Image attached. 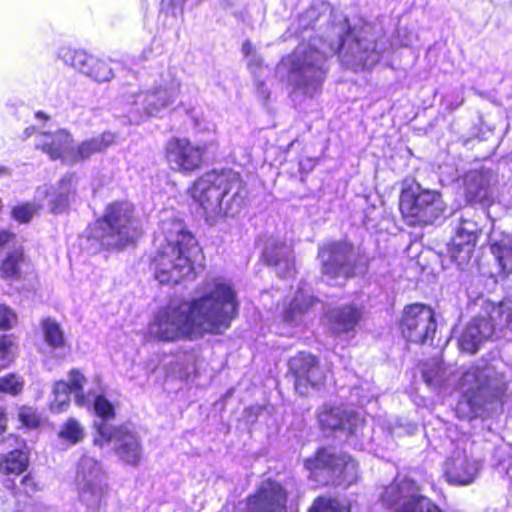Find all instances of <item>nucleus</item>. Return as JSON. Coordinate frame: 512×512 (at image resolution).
<instances>
[{"instance_id": "obj_1", "label": "nucleus", "mask_w": 512, "mask_h": 512, "mask_svg": "<svg viewBox=\"0 0 512 512\" xmlns=\"http://www.w3.org/2000/svg\"><path fill=\"white\" fill-rule=\"evenodd\" d=\"M237 294L222 277L206 279L203 294L191 301L173 300L148 325V336L161 342L193 340L227 329L238 313Z\"/></svg>"}, {"instance_id": "obj_2", "label": "nucleus", "mask_w": 512, "mask_h": 512, "mask_svg": "<svg viewBox=\"0 0 512 512\" xmlns=\"http://www.w3.org/2000/svg\"><path fill=\"white\" fill-rule=\"evenodd\" d=\"M346 46L353 57L366 68L377 64L382 57V48L378 43L356 34V28L349 30L337 42L326 46L323 43L321 50L314 47L299 46L291 55L289 82L293 86L294 95L314 97L322 88L328 57L341 52Z\"/></svg>"}, {"instance_id": "obj_3", "label": "nucleus", "mask_w": 512, "mask_h": 512, "mask_svg": "<svg viewBox=\"0 0 512 512\" xmlns=\"http://www.w3.org/2000/svg\"><path fill=\"white\" fill-rule=\"evenodd\" d=\"M425 383L432 389L450 393L457 389L462 399L456 407L461 417H471L485 397H499L504 393L505 382L502 374L488 364L473 365L464 371L459 379L455 375V367L444 366L439 360L433 359L422 369Z\"/></svg>"}, {"instance_id": "obj_4", "label": "nucleus", "mask_w": 512, "mask_h": 512, "mask_svg": "<svg viewBox=\"0 0 512 512\" xmlns=\"http://www.w3.org/2000/svg\"><path fill=\"white\" fill-rule=\"evenodd\" d=\"M151 268L160 284L175 285L195 278V264L201 248L185 224L176 218H163L155 234Z\"/></svg>"}, {"instance_id": "obj_5", "label": "nucleus", "mask_w": 512, "mask_h": 512, "mask_svg": "<svg viewBox=\"0 0 512 512\" xmlns=\"http://www.w3.org/2000/svg\"><path fill=\"white\" fill-rule=\"evenodd\" d=\"M191 197L198 203L205 221L215 225L226 216L239 213L246 197L245 185L237 172H208L198 178Z\"/></svg>"}, {"instance_id": "obj_6", "label": "nucleus", "mask_w": 512, "mask_h": 512, "mask_svg": "<svg viewBox=\"0 0 512 512\" xmlns=\"http://www.w3.org/2000/svg\"><path fill=\"white\" fill-rule=\"evenodd\" d=\"M141 235L134 207L128 202L109 204L103 216L95 223L92 233L105 248H124L134 243Z\"/></svg>"}, {"instance_id": "obj_7", "label": "nucleus", "mask_w": 512, "mask_h": 512, "mask_svg": "<svg viewBox=\"0 0 512 512\" xmlns=\"http://www.w3.org/2000/svg\"><path fill=\"white\" fill-rule=\"evenodd\" d=\"M179 90L180 84L177 79L171 73H167L149 90L126 93L123 98L127 119L131 124L138 125L158 116L176 101Z\"/></svg>"}, {"instance_id": "obj_8", "label": "nucleus", "mask_w": 512, "mask_h": 512, "mask_svg": "<svg viewBox=\"0 0 512 512\" xmlns=\"http://www.w3.org/2000/svg\"><path fill=\"white\" fill-rule=\"evenodd\" d=\"M198 131H206L207 138L192 142L187 137H171L165 144V160L172 171L183 175H190L202 168L205 163L206 154L216 144V126L208 124L201 127L196 122Z\"/></svg>"}, {"instance_id": "obj_9", "label": "nucleus", "mask_w": 512, "mask_h": 512, "mask_svg": "<svg viewBox=\"0 0 512 512\" xmlns=\"http://www.w3.org/2000/svg\"><path fill=\"white\" fill-rule=\"evenodd\" d=\"M399 206L403 217L411 226L433 224L445 212L441 194L435 190L423 189L419 184L402 190Z\"/></svg>"}, {"instance_id": "obj_10", "label": "nucleus", "mask_w": 512, "mask_h": 512, "mask_svg": "<svg viewBox=\"0 0 512 512\" xmlns=\"http://www.w3.org/2000/svg\"><path fill=\"white\" fill-rule=\"evenodd\" d=\"M509 331L512 336V306L501 303L492 308L489 318L478 316L473 318L465 327L459 338L462 351L475 353L480 345L488 340L493 332Z\"/></svg>"}, {"instance_id": "obj_11", "label": "nucleus", "mask_w": 512, "mask_h": 512, "mask_svg": "<svg viewBox=\"0 0 512 512\" xmlns=\"http://www.w3.org/2000/svg\"><path fill=\"white\" fill-rule=\"evenodd\" d=\"M94 411L100 418L99 422H95L98 433L95 438L96 445L114 444L117 445L116 448H134L139 445L137 436L130 426L113 427L107 423L114 418V407L104 396L95 398Z\"/></svg>"}, {"instance_id": "obj_12", "label": "nucleus", "mask_w": 512, "mask_h": 512, "mask_svg": "<svg viewBox=\"0 0 512 512\" xmlns=\"http://www.w3.org/2000/svg\"><path fill=\"white\" fill-rule=\"evenodd\" d=\"M94 411L100 418L99 422H95L98 433L95 438L96 445L114 444L117 445L116 448H134L139 445L137 436L130 426L113 427L107 423L114 418V407L104 396L95 398Z\"/></svg>"}, {"instance_id": "obj_13", "label": "nucleus", "mask_w": 512, "mask_h": 512, "mask_svg": "<svg viewBox=\"0 0 512 512\" xmlns=\"http://www.w3.org/2000/svg\"><path fill=\"white\" fill-rule=\"evenodd\" d=\"M356 256L354 247L345 241L324 244L318 253L322 273L329 280L352 276Z\"/></svg>"}, {"instance_id": "obj_14", "label": "nucleus", "mask_w": 512, "mask_h": 512, "mask_svg": "<svg viewBox=\"0 0 512 512\" xmlns=\"http://www.w3.org/2000/svg\"><path fill=\"white\" fill-rule=\"evenodd\" d=\"M400 328L403 337L410 342L423 344L432 340L436 332L433 310L418 303L405 307Z\"/></svg>"}, {"instance_id": "obj_15", "label": "nucleus", "mask_w": 512, "mask_h": 512, "mask_svg": "<svg viewBox=\"0 0 512 512\" xmlns=\"http://www.w3.org/2000/svg\"><path fill=\"white\" fill-rule=\"evenodd\" d=\"M364 417L356 410L344 406L324 405L318 412V423L324 433L340 432L353 436L364 426Z\"/></svg>"}, {"instance_id": "obj_16", "label": "nucleus", "mask_w": 512, "mask_h": 512, "mask_svg": "<svg viewBox=\"0 0 512 512\" xmlns=\"http://www.w3.org/2000/svg\"><path fill=\"white\" fill-rule=\"evenodd\" d=\"M288 493L281 483L266 479L246 499V512H287Z\"/></svg>"}, {"instance_id": "obj_17", "label": "nucleus", "mask_w": 512, "mask_h": 512, "mask_svg": "<svg viewBox=\"0 0 512 512\" xmlns=\"http://www.w3.org/2000/svg\"><path fill=\"white\" fill-rule=\"evenodd\" d=\"M58 55L65 64L96 82H106L114 76L112 68L106 61L98 59L83 50L63 47L59 50Z\"/></svg>"}, {"instance_id": "obj_18", "label": "nucleus", "mask_w": 512, "mask_h": 512, "mask_svg": "<svg viewBox=\"0 0 512 512\" xmlns=\"http://www.w3.org/2000/svg\"><path fill=\"white\" fill-rule=\"evenodd\" d=\"M289 369L294 377L295 389L300 395H306L309 388H316L324 380L317 359L310 353L300 352L289 361Z\"/></svg>"}, {"instance_id": "obj_19", "label": "nucleus", "mask_w": 512, "mask_h": 512, "mask_svg": "<svg viewBox=\"0 0 512 512\" xmlns=\"http://www.w3.org/2000/svg\"><path fill=\"white\" fill-rule=\"evenodd\" d=\"M77 177L74 174L65 175L54 185L38 187L35 200H47V206L54 214L64 212L74 200L76 194Z\"/></svg>"}, {"instance_id": "obj_20", "label": "nucleus", "mask_w": 512, "mask_h": 512, "mask_svg": "<svg viewBox=\"0 0 512 512\" xmlns=\"http://www.w3.org/2000/svg\"><path fill=\"white\" fill-rule=\"evenodd\" d=\"M85 381L84 375L79 370L72 369L68 374V382L61 380L54 384V398L50 403V409L55 413L65 411L69 407L71 393L74 394L77 406H87L89 400L83 392Z\"/></svg>"}, {"instance_id": "obj_21", "label": "nucleus", "mask_w": 512, "mask_h": 512, "mask_svg": "<svg viewBox=\"0 0 512 512\" xmlns=\"http://www.w3.org/2000/svg\"><path fill=\"white\" fill-rule=\"evenodd\" d=\"M428 499L406 483L392 484L382 495L383 504L392 512H421Z\"/></svg>"}, {"instance_id": "obj_22", "label": "nucleus", "mask_w": 512, "mask_h": 512, "mask_svg": "<svg viewBox=\"0 0 512 512\" xmlns=\"http://www.w3.org/2000/svg\"><path fill=\"white\" fill-rule=\"evenodd\" d=\"M477 238L476 224L471 221H463L448 248L450 258L460 269H463L470 261Z\"/></svg>"}, {"instance_id": "obj_23", "label": "nucleus", "mask_w": 512, "mask_h": 512, "mask_svg": "<svg viewBox=\"0 0 512 512\" xmlns=\"http://www.w3.org/2000/svg\"><path fill=\"white\" fill-rule=\"evenodd\" d=\"M481 470V461L459 455L445 462L444 476L451 485L467 486L477 479Z\"/></svg>"}, {"instance_id": "obj_24", "label": "nucleus", "mask_w": 512, "mask_h": 512, "mask_svg": "<svg viewBox=\"0 0 512 512\" xmlns=\"http://www.w3.org/2000/svg\"><path fill=\"white\" fill-rule=\"evenodd\" d=\"M494 175L489 169L472 170L465 174L463 186L466 200L470 203H484L493 194Z\"/></svg>"}, {"instance_id": "obj_25", "label": "nucleus", "mask_w": 512, "mask_h": 512, "mask_svg": "<svg viewBox=\"0 0 512 512\" xmlns=\"http://www.w3.org/2000/svg\"><path fill=\"white\" fill-rule=\"evenodd\" d=\"M316 303L310 294V289L300 287L284 307L282 321L290 329L302 328L306 325V318L310 309Z\"/></svg>"}, {"instance_id": "obj_26", "label": "nucleus", "mask_w": 512, "mask_h": 512, "mask_svg": "<svg viewBox=\"0 0 512 512\" xmlns=\"http://www.w3.org/2000/svg\"><path fill=\"white\" fill-rule=\"evenodd\" d=\"M35 146L47 154L50 159H60L66 164H70L68 154L72 153L73 138L63 129L54 133L44 132L36 136Z\"/></svg>"}, {"instance_id": "obj_27", "label": "nucleus", "mask_w": 512, "mask_h": 512, "mask_svg": "<svg viewBox=\"0 0 512 512\" xmlns=\"http://www.w3.org/2000/svg\"><path fill=\"white\" fill-rule=\"evenodd\" d=\"M263 256L269 265L275 266L282 277H289L294 271V258L291 246L275 239L266 243Z\"/></svg>"}, {"instance_id": "obj_28", "label": "nucleus", "mask_w": 512, "mask_h": 512, "mask_svg": "<svg viewBox=\"0 0 512 512\" xmlns=\"http://www.w3.org/2000/svg\"><path fill=\"white\" fill-rule=\"evenodd\" d=\"M116 143V135L111 132L83 141L76 148L72 146V153L68 154L70 164L89 159L97 153L105 151L108 147Z\"/></svg>"}, {"instance_id": "obj_29", "label": "nucleus", "mask_w": 512, "mask_h": 512, "mask_svg": "<svg viewBox=\"0 0 512 512\" xmlns=\"http://www.w3.org/2000/svg\"><path fill=\"white\" fill-rule=\"evenodd\" d=\"M491 252L502 275L512 278V234L493 233L491 236Z\"/></svg>"}, {"instance_id": "obj_30", "label": "nucleus", "mask_w": 512, "mask_h": 512, "mask_svg": "<svg viewBox=\"0 0 512 512\" xmlns=\"http://www.w3.org/2000/svg\"><path fill=\"white\" fill-rule=\"evenodd\" d=\"M38 491V483L31 473L24 475L20 481V486L14 492L17 512H36L38 502L34 499V495Z\"/></svg>"}, {"instance_id": "obj_31", "label": "nucleus", "mask_w": 512, "mask_h": 512, "mask_svg": "<svg viewBox=\"0 0 512 512\" xmlns=\"http://www.w3.org/2000/svg\"><path fill=\"white\" fill-rule=\"evenodd\" d=\"M360 318V311L351 306L333 310L329 315L332 329L337 334H349L353 332Z\"/></svg>"}, {"instance_id": "obj_32", "label": "nucleus", "mask_w": 512, "mask_h": 512, "mask_svg": "<svg viewBox=\"0 0 512 512\" xmlns=\"http://www.w3.org/2000/svg\"><path fill=\"white\" fill-rule=\"evenodd\" d=\"M41 328L47 346L52 352L57 353V357L63 358L61 350L65 347V338L60 325L55 320L47 318L42 321Z\"/></svg>"}, {"instance_id": "obj_33", "label": "nucleus", "mask_w": 512, "mask_h": 512, "mask_svg": "<svg viewBox=\"0 0 512 512\" xmlns=\"http://www.w3.org/2000/svg\"><path fill=\"white\" fill-rule=\"evenodd\" d=\"M29 465V457L24 450H9L0 457V471L6 475L23 473Z\"/></svg>"}, {"instance_id": "obj_34", "label": "nucleus", "mask_w": 512, "mask_h": 512, "mask_svg": "<svg viewBox=\"0 0 512 512\" xmlns=\"http://www.w3.org/2000/svg\"><path fill=\"white\" fill-rule=\"evenodd\" d=\"M27 265L23 249L16 248L11 251L1 264L2 277L6 279H18L22 267Z\"/></svg>"}, {"instance_id": "obj_35", "label": "nucleus", "mask_w": 512, "mask_h": 512, "mask_svg": "<svg viewBox=\"0 0 512 512\" xmlns=\"http://www.w3.org/2000/svg\"><path fill=\"white\" fill-rule=\"evenodd\" d=\"M307 512H351V508L336 497L319 495L314 498Z\"/></svg>"}, {"instance_id": "obj_36", "label": "nucleus", "mask_w": 512, "mask_h": 512, "mask_svg": "<svg viewBox=\"0 0 512 512\" xmlns=\"http://www.w3.org/2000/svg\"><path fill=\"white\" fill-rule=\"evenodd\" d=\"M59 435L73 445L84 437V429L77 420L69 419L63 426Z\"/></svg>"}, {"instance_id": "obj_37", "label": "nucleus", "mask_w": 512, "mask_h": 512, "mask_svg": "<svg viewBox=\"0 0 512 512\" xmlns=\"http://www.w3.org/2000/svg\"><path fill=\"white\" fill-rule=\"evenodd\" d=\"M41 206L40 202L37 204L30 202L19 204L13 208L12 216L18 222L27 223Z\"/></svg>"}, {"instance_id": "obj_38", "label": "nucleus", "mask_w": 512, "mask_h": 512, "mask_svg": "<svg viewBox=\"0 0 512 512\" xmlns=\"http://www.w3.org/2000/svg\"><path fill=\"white\" fill-rule=\"evenodd\" d=\"M23 386V379L15 374L0 377V392L17 395L22 391Z\"/></svg>"}, {"instance_id": "obj_39", "label": "nucleus", "mask_w": 512, "mask_h": 512, "mask_svg": "<svg viewBox=\"0 0 512 512\" xmlns=\"http://www.w3.org/2000/svg\"><path fill=\"white\" fill-rule=\"evenodd\" d=\"M18 322L17 314L12 308L0 304V330H11Z\"/></svg>"}, {"instance_id": "obj_40", "label": "nucleus", "mask_w": 512, "mask_h": 512, "mask_svg": "<svg viewBox=\"0 0 512 512\" xmlns=\"http://www.w3.org/2000/svg\"><path fill=\"white\" fill-rule=\"evenodd\" d=\"M18 417L20 422L27 428H36L41 421L40 415L31 407L20 408Z\"/></svg>"}, {"instance_id": "obj_41", "label": "nucleus", "mask_w": 512, "mask_h": 512, "mask_svg": "<svg viewBox=\"0 0 512 512\" xmlns=\"http://www.w3.org/2000/svg\"><path fill=\"white\" fill-rule=\"evenodd\" d=\"M13 359V341L10 336H0V367L7 366Z\"/></svg>"}, {"instance_id": "obj_42", "label": "nucleus", "mask_w": 512, "mask_h": 512, "mask_svg": "<svg viewBox=\"0 0 512 512\" xmlns=\"http://www.w3.org/2000/svg\"><path fill=\"white\" fill-rule=\"evenodd\" d=\"M247 64H248V67L251 69L252 72H256V70L260 67L261 65V59L260 57L257 55V54H253L251 55L250 57H247Z\"/></svg>"}, {"instance_id": "obj_43", "label": "nucleus", "mask_w": 512, "mask_h": 512, "mask_svg": "<svg viewBox=\"0 0 512 512\" xmlns=\"http://www.w3.org/2000/svg\"><path fill=\"white\" fill-rule=\"evenodd\" d=\"M421 512H443L434 502L430 499L427 500L426 504L423 506Z\"/></svg>"}, {"instance_id": "obj_44", "label": "nucleus", "mask_w": 512, "mask_h": 512, "mask_svg": "<svg viewBox=\"0 0 512 512\" xmlns=\"http://www.w3.org/2000/svg\"><path fill=\"white\" fill-rule=\"evenodd\" d=\"M242 52L245 55V57H250L253 54H256L254 47L249 41H246L242 45Z\"/></svg>"}, {"instance_id": "obj_45", "label": "nucleus", "mask_w": 512, "mask_h": 512, "mask_svg": "<svg viewBox=\"0 0 512 512\" xmlns=\"http://www.w3.org/2000/svg\"><path fill=\"white\" fill-rule=\"evenodd\" d=\"M13 237L14 235L8 231H0V248L4 246L6 243L10 242Z\"/></svg>"}, {"instance_id": "obj_46", "label": "nucleus", "mask_w": 512, "mask_h": 512, "mask_svg": "<svg viewBox=\"0 0 512 512\" xmlns=\"http://www.w3.org/2000/svg\"><path fill=\"white\" fill-rule=\"evenodd\" d=\"M6 426V417L2 408H0V433L4 431Z\"/></svg>"}, {"instance_id": "obj_47", "label": "nucleus", "mask_w": 512, "mask_h": 512, "mask_svg": "<svg viewBox=\"0 0 512 512\" xmlns=\"http://www.w3.org/2000/svg\"><path fill=\"white\" fill-rule=\"evenodd\" d=\"M10 175H11L10 169L4 165H0V178L7 177Z\"/></svg>"}, {"instance_id": "obj_48", "label": "nucleus", "mask_w": 512, "mask_h": 512, "mask_svg": "<svg viewBox=\"0 0 512 512\" xmlns=\"http://www.w3.org/2000/svg\"><path fill=\"white\" fill-rule=\"evenodd\" d=\"M33 133H34V128L33 127H28L24 131L25 137H27V138L31 137Z\"/></svg>"}, {"instance_id": "obj_49", "label": "nucleus", "mask_w": 512, "mask_h": 512, "mask_svg": "<svg viewBox=\"0 0 512 512\" xmlns=\"http://www.w3.org/2000/svg\"><path fill=\"white\" fill-rule=\"evenodd\" d=\"M36 116H37L38 118L44 117V115H43L41 112H38V113L36 114Z\"/></svg>"}, {"instance_id": "obj_50", "label": "nucleus", "mask_w": 512, "mask_h": 512, "mask_svg": "<svg viewBox=\"0 0 512 512\" xmlns=\"http://www.w3.org/2000/svg\"><path fill=\"white\" fill-rule=\"evenodd\" d=\"M325 451H326V450L320 449V450H318V451H317V455H320V454H322V453H323V452H325Z\"/></svg>"}]
</instances>
